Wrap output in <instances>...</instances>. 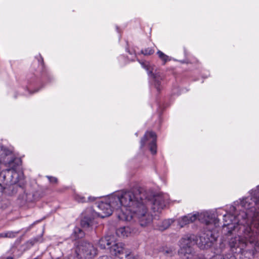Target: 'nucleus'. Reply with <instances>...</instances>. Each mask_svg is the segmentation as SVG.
<instances>
[{
	"instance_id": "1",
	"label": "nucleus",
	"mask_w": 259,
	"mask_h": 259,
	"mask_svg": "<svg viewBox=\"0 0 259 259\" xmlns=\"http://www.w3.org/2000/svg\"><path fill=\"white\" fill-rule=\"evenodd\" d=\"M113 204L117 205L119 209H122L121 206L129 208L126 210V214L132 213L131 209H136L140 208L139 205L143 203L149 202L146 199L145 192L138 189L134 191L122 192L121 194L113 195L112 198Z\"/></svg>"
},
{
	"instance_id": "2",
	"label": "nucleus",
	"mask_w": 259,
	"mask_h": 259,
	"mask_svg": "<svg viewBox=\"0 0 259 259\" xmlns=\"http://www.w3.org/2000/svg\"><path fill=\"white\" fill-rule=\"evenodd\" d=\"M0 161L8 168L3 172L4 181L7 184L11 180L12 173L21 163V160L14 155L13 151L6 147L0 145Z\"/></svg>"
},
{
	"instance_id": "3",
	"label": "nucleus",
	"mask_w": 259,
	"mask_h": 259,
	"mask_svg": "<svg viewBox=\"0 0 259 259\" xmlns=\"http://www.w3.org/2000/svg\"><path fill=\"white\" fill-rule=\"evenodd\" d=\"M112 198L113 195L110 196L105 202L101 201L99 203L98 207L101 210V212H98L99 216L103 218L109 217L112 213L113 210L115 209L119 220L130 222L132 219V215H128L126 212H124L122 209H119L117 205L113 204Z\"/></svg>"
},
{
	"instance_id": "4",
	"label": "nucleus",
	"mask_w": 259,
	"mask_h": 259,
	"mask_svg": "<svg viewBox=\"0 0 259 259\" xmlns=\"http://www.w3.org/2000/svg\"><path fill=\"white\" fill-rule=\"evenodd\" d=\"M74 251L78 259H93L98 254V249L92 243L79 240L74 244Z\"/></svg>"
},
{
	"instance_id": "5",
	"label": "nucleus",
	"mask_w": 259,
	"mask_h": 259,
	"mask_svg": "<svg viewBox=\"0 0 259 259\" xmlns=\"http://www.w3.org/2000/svg\"><path fill=\"white\" fill-rule=\"evenodd\" d=\"M195 244L196 237L194 235L183 238L181 240L179 255L186 259H205L202 256H198L195 254L192 246Z\"/></svg>"
},
{
	"instance_id": "6",
	"label": "nucleus",
	"mask_w": 259,
	"mask_h": 259,
	"mask_svg": "<svg viewBox=\"0 0 259 259\" xmlns=\"http://www.w3.org/2000/svg\"><path fill=\"white\" fill-rule=\"evenodd\" d=\"M234 219V217L230 214L226 213L223 215V220L224 222L223 227H227L228 230L227 235H230L232 233V231H235L237 230L240 234H241V231L244 233L243 237L247 239L250 237H251L253 235L251 232V227L249 226H245L244 225L238 224L237 226H235L234 224L232 223L233 219Z\"/></svg>"
},
{
	"instance_id": "7",
	"label": "nucleus",
	"mask_w": 259,
	"mask_h": 259,
	"mask_svg": "<svg viewBox=\"0 0 259 259\" xmlns=\"http://www.w3.org/2000/svg\"><path fill=\"white\" fill-rule=\"evenodd\" d=\"M147 203L139 205L140 208L136 209H131L133 213L127 214L132 215V219L137 218L139 220V224L141 227H145L150 225L152 221V216L147 211Z\"/></svg>"
},
{
	"instance_id": "8",
	"label": "nucleus",
	"mask_w": 259,
	"mask_h": 259,
	"mask_svg": "<svg viewBox=\"0 0 259 259\" xmlns=\"http://www.w3.org/2000/svg\"><path fill=\"white\" fill-rule=\"evenodd\" d=\"M251 232L253 233L252 236L250 237L247 239H245L243 237L244 233L242 231L241 232V234L239 233V235L238 236L232 238L230 239L229 241V245L230 247V251L232 252L233 254H239V253L241 252L242 248L246 245L242 241L240 236H242V237L244 238L247 241H248L250 243L254 242V241L255 240V237L253 231L251 230Z\"/></svg>"
},
{
	"instance_id": "9",
	"label": "nucleus",
	"mask_w": 259,
	"mask_h": 259,
	"mask_svg": "<svg viewBox=\"0 0 259 259\" xmlns=\"http://www.w3.org/2000/svg\"><path fill=\"white\" fill-rule=\"evenodd\" d=\"M242 207L246 208L249 209L254 207L259 209V186L257 187L256 189L252 191L251 192L250 197H245L243 198L240 203Z\"/></svg>"
},
{
	"instance_id": "10",
	"label": "nucleus",
	"mask_w": 259,
	"mask_h": 259,
	"mask_svg": "<svg viewBox=\"0 0 259 259\" xmlns=\"http://www.w3.org/2000/svg\"><path fill=\"white\" fill-rule=\"evenodd\" d=\"M217 238L212 234L211 232L202 234L198 239L196 240V244H197L199 248L202 249H207L213 244L216 241Z\"/></svg>"
},
{
	"instance_id": "11",
	"label": "nucleus",
	"mask_w": 259,
	"mask_h": 259,
	"mask_svg": "<svg viewBox=\"0 0 259 259\" xmlns=\"http://www.w3.org/2000/svg\"><path fill=\"white\" fill-rule=\"evenodd\" d=\"M147 142H149V149L152 154L157 152L156 135L153 132H147L141 140V148L145 145Z\"/></svg>"
},
{
	"instance_id": "12",
	"label": "nucleus",
	"mask_w": 259,
	"mask_h": 259,
	"mask_svg": "<svg viewBox=\"0 0 259 259\" xmlns=\"http://www.w3.org/2000/svg\"><path fill=\"white\" fill-rule=\"evenodd\" d=\"M9 189L11 191V194L13 195L17 193L23 192L22 199L26 202H32L35 200L34 195L31 193L26 192L23 185L18 184H11L9 186Z\"/></svg>"
},
{
	"instance_id": "13",
	"label": "nucleus",
	"mask_w": 259,
	"mask_h": 259,
	"mask_svg": "<svg viewBox=\"0 0 259 259\" xmlns=\"http://www.w3.org/2000/svg\"><path fill=\"white\" fill-rule=\"evenodd\" d=\"M110 253L115 256H120L123 254H127L125 250L124 244L122 242H114L113 244L108 247Z\"/></svg>"
},
{
	"instance_id": "14",
	"label": "nucleus",
	"mask_w": 259,
	"mask_h": 259,
	"mask_svg": "<svg viewBox=\"0 0 259 259\" xmlns=\"http://www.w3.org/2000/svg\"><path fill=\"white\" fill-rule=\"evenodd\" d=\"M166 201L162 195H158L154 198L153 202L152 209L154 211H157L163 209L166 205Z\"/></svg>"
},
{
	"instance_id": "15",
	"label": "nucleus",
	"mask_w": 259,
	"mask_h": 259,
	"mask_svg": "<svg viewBox=\"0 0 259 259\" xmlns=\"http://www.w3.org/2000/svg\"><path fill=\"white\" fill-rule=\"evenodd\" d=\"M197 219L196 214H188L180 219L178 221L179 226L182 228L185 225L194 222Z\"/></svg>"
},
{
	"instance_id": "16",
	"label": "nucleus",
	"mask_w": 259,
	"mask_h": 259,
	"mask_svg": "<svg viewBox=\"0 0 259 259\" xmlns=\"http://www.w3.org/2000/svg\"><path fill=\"white\" fill-rule=\"evenodd\" d=\"M134 230L128 226L120 227L116 230V234L119 237H127Z\"/></svg>"
},
{
	"instance_id": "17",
	"label": "nucleus",
	"mask_w": 259,
	"mask_h": 259,
	"mask_svg": "<svg viewBox=\"0 0 259 259\" xmlns=\"http://www.w3.org/2000/svg\"><path fill=\"white\" fill-rule=\"evenodd\" d=\"M85 236V233L79 227H76L74 228L73 233L71 234V238L74 240L81 239Z\"/></svg>"
},
{
	"instance_id": "18",
	"label": "nucleus",
	"mask_w": 259,
	"mask_h": 259,
	"mask_svg": "<svg viewBox=\"0 0 259 259\" xmlns=\"http://www.w3.org/2000/svg\"><path fill=\"white\" fill-rule=\"evenodd\" d=\"M243 248L239 254L240 259H252V257L256 254L253 250H244Z\"/></svg>"
},
{
	"instance_id": "19",
	"label": "nucleus",
	"mask_w": 259,
	"mask_h": 259,
	"mask_svg": "<svg viewBox=\"0 0 259 259\" xmlns=\"http://www.w3.org/2000/svg\"><path fill=\"white\" fill-rule=\"evenodd\" d=\"M93 219L91 217L84 216L80 221V225L84 229L89 228L92 225Z\"/></svg>"
},
{
	"instance_id": "20",
	"label": "nucleus",
	"mask_w": 259,
	"mask_h": 259,
	"mask_svg": "<svg viewBox=\"0 0 259 259\" xmlns=\"http://www.w3.org/2000/svg\"><path fill=\"white\" fill-rule=\"evenodd\" d=\"M111 245V242L110 241L108 237L101 238L99 241V246L101 249H105L106 246H110Z\"/></svg>"
},
{
	"instance_id": "21",
	"label": "nucleus",
	"mask_w": 259,
	"mask_h": 259,
	"mask_svg": "<svg viewBox=\"0 0 259 259\" xmlns=\"http://www.w3.org/2000/svg\"><path fill=\"white\" fill-rule=\"evenodd\" d=\"M153 69L152 68L151 71L148 72L149 75L152 76L153 78L155 79H162L163 73L158 70H155L153 72Z\"/></svg>"
},
{
	"instance_id": "22",
	"label": "nucleus",
	"mask_w": 259,
	"mask_h": 259,
	"mask_svg": "<svg viewBox=\"0 0 259 259\" xmlns=\"http://www.w3.org/2000/svg\"><path fill=\"white\" fill-rule=\"evenodd\" d=\"M172 223V221L171 220H165L161 222V225L159 226V229L161 230H164L167 229Z\"/></svg>"
},
{
	"instance_id": "23",
	"label": "nucleus",
	"mask_w": 259,
	"mask_h": 259,
	"mask_svg": "<svg viewBox=\"0 0 259 259\" xmlns=\"http://www.w3.org/2000/svg\"><path fill=\"white\" fill-rule=\"evenodd\" d=\"M159 58L164 61L165 64L168 60V56L164 54L163 52L160 51H158L157 53Z\"/></svg>"
},
{
	"instance_id": "24",
	"label": "nucleus",
	"mask_w": 259,
	"mask_h": 259,
	"mask_svg": "<svg viewBox=\"0 0 259 259\" xmlns=\"http://www.w3.org/2000/svg\"><path fill=\"white\" fill-rule=\"evenodd\" d=\"M75 200L79 203H86L87 202L85 198L79 194H75L74 195Z\"/></svg>"
},
{
	"instance_id": "25",
	"label": "nucleus",
	"mask_w": 259,
	"mask_h": 259,
	"mask_svg": "<svg viewBox=\"0 0 259 259\" xmlns=\"http://www.w3.org/2000/svg\"><path fill=\"white\" fill-rule=\"evenodd\" d=\"M154 53V50L151 48H147L144 50H142L141 51V53L145 56H149L152 55Z\"/></svg>"
},
{
	"instance_id": "26",
	"label": "nucleus",
	"mask_w": 259,
	"mask_h": 259,
	"mask_svg": "<svg viewBox=\"0 0 259 259\" xmlns=\"http://www.w3.org/2000/svg\"><path fill=\"white\" fill-rule=\"evenodd\" d=\"M138 61L141 64L142 67L143 68H144L145 69H146L147 71H148L149 72L150 71H151V67L150 66L149 62H141L140 60H138Z\"/></svg>"
},
{
	"instance_id": "27",
	"label": "nucleus",
	"mask_w": 259,
	"mask_h": 259,
	"mask_svg": "<svg viewBox=\"0 0 259 259\" xmlns=\"http://www.w3.org/2000/svg\"><path fill=\"white\" fill-rule=\"evenodd\" d=\"M47 178L49 180L50 182L56 184L58 183V179L56 177H54L52 176H47Z\"/></svg>"
},
{
	"instance_id": "28",
	"label": "nucleus",
	"mask_w": 259,
	"mask_h": 259,
	"mask_svg": "<svg viewBox=\"0 0 259 259\" xmlns=\"http://www.w3.org/2000/svg\"><path fill=\"white\" fill-rule=\"evenodd\" d=\"M153 83L151 85L152 87H154V88L156 89L158 91H160V82L157 81V82H153Z\"/></svg>"
},
{
	"instance_id": "29",
	"label": "nucleus",
	"mask_w": 259,
	"mask_h": 259,
	"mask_svg": "<svg viewBox=\"0 0 259 259\" xmlns=\"http://www.w3.org/2000/svg\"><path fill=\"white\" fill-rule=\"evenodd\" d=\"M18 233V232L8 231V238H15Z\"/></svg>"
},
{
	"instance_id": "30",
	"label": "nucleus",
	"mask_w": 259,
	"mask_h": 259,
	"mask_svg": "<svg viewBox=\"0 0 259 259\" xmlns=\"http://www.w3.org/2000/svg\"><path fill=\"white\" fill-rule=\"evenodd\" d=\"M127 259H140L139 256L134 255L133 254H125Z\"/></svg>"
},
{
	"instance_id": "31",
	"label": "nucleus",
	"mask_w": 259,
	"mask_h": 259,
	"mask_svg": "<svg viewBox=\"0 0 259 259\" xmlns=\"http://www.w3.org/2000/svg\"><path fill=\"white\" fill-rule=\"evenodd\" d=\"M224 259H236L234 254H227L224 255Z\"/></svg>"
},
{
	"instance_id": "32",
	"label": "nucleus",
	"mask_w": 259,
	"mask_h": 259,
	"mask_svg": "<svg viewBox=\"0 0 259 259\" xmlns=\"http://www.w3.org/2000/svg\"><path fill=\"white\" fill-rule=\"evenodd\" d=\"M38 241V238H34L31 240H30L28 242H29L32 245H34L35 243Z\"/></svg>"
},
{
	"instance_id": "33",
	"label": "nucleus",
	"mask_w": 259,
	"mask_h": 259,
	"mask_svg": "<svg viewBox=\"0 0 259 259\" xmlns=\"http://www.w3.org/2000/svg\"><path fill=\"white\" fill-rule=\"evenodd\" d=\"M98 259H114L112 257L108 255H102L100 256Z\"/></svg>"
},
{
	"instance_id": "34",
	"label": "nucleus",
	"mask_w": 259,
	"mask_h": 259,
	"mask_svg": "<svg viewBox=\"0 0 259 259\" xmlns=\"http://www.w3.org/2000/svg\"><path fill=\"white\" fill-rule=\"evenodd\" d=\"M210 259H224V255H217L215 256L212 257Z\"/></svg>"
},
{
	"instance_id": "35",
	"label": "nucleus",
	"mask_w": 259,
	"mask_h": 259,
	"mask_svg": "<svg viewBox=\"0 0 259 259\" xmlns=\"http://www.w3.org/2000/svg\"><path fill=\"white\" fill-rule=\"evenodd\" d=\"M7 188H6V187L3 186L1 183H0V193H2L4 192V191L7 189Z\"/></svg>"
},
{
	"instance_id": "36",
	"label": "nucleus",
	"mask_w": 259,
	"mask_h": 259,
	"mask_svg": "<svg viewBox=\"0 0 259 259\" xmlns=\"http://www.w3.org/2000/svg\"><path fill=\"white\" fill-rule=\"evenodd\" d=\"M96 198L94 197L89 196L88 198V200H87V202H93L95 200Z\"/></svg>"
},
{
	"instance_id": "37",
	"label": "nucleus",
	"mask_w": 259,
	"mask_h": 259,
	"mask_svg": "<svg viewBox=\"0 0 259 259\" xmlns=\"http://www.w3.org/2000/svg\"><path fill=\"white\" fill-rule=\"evenodd\" d=\"M2 164H3V163L0 161V176L2 175H3V179H4V173H3V172L4 171H5V170H2V169H1V165H2Z\"/></svg>"
},
{
	"instance_id": "38",
	"label": "nucleus",
	"mask_w": 259,
	"mask_h": 259,
	"mask_svg": "<svg viewBox=\"0 0 259 259\" xmlns=\"http://www.w3.org/2000/svg\"><path fill=\"white\" fill-rule=\"evenodd\" d=\"M254 250L256 252V253H257L259 255V246H256L254 247Z\"/></svg>"
},
{
	"instance_id": "39",
	"label": "nucleus",
	"mask_w": 259,
	"mask_h": 259,
	"mask_svg": "<svg viewBox=\"0 0 259 259\" xmlns=\"http://www.w3.org/2000/svg\"><path fill=\"white\" fill-rule=\"evenodd\" d=\"M4 238H8V231L6 232H3Z\"/></svg>"
},
{
	"instance_id": "40",
	"label": "nucleus",
	"mask_w": 259,
	"mask_h": 259,
	"mask_svg": "<svg viewBox=\"0 0 259 259\" xmlns=\"http://www.w3.org/2000/svg\"><path fill=\"white\" fill-rule=\"evenodd\" d=\"M218 222H219V220L218 219H217L214 220V222L215 225H217Z\"/></svg>"
},
{
	"instance_id": "41",
	"label": "nucleus",
	"mask_w": 259,
	"mask_h": 259,
	"mask_svg": "<svg viewBox=\"0 0 259 259\" xmlns=\"http://www.w3.org/2000/svg\"><path fill=\"white\" fill-rule=\"evenodd\" d=\"M3 236H4V234L3 233H0V238H4V237Z\"/></svg>"
},
{
	"instance_id": "42",
	"label": "nucleus",
	"mask_w": 259,
	"mask_h": 259,
	"mask_svg": "<svg viewBox=\"0 0 259 259\" xmlns=\"http://www.w3.org/2000/svg\"><path fill=\"white\" fill-rule=\"evenodd\" d=\"M6 259H14V258L12 256H9L8 257H7Z\"/></svg>"
},
{
	"instance_id": "43",
	"label": "nucleus",
	"mask_w": 259,
	"mask_h": 259,
	"mask_svg": "<svg viewBox=\"0 0 259 259\" xmlns=\"http://www.w3.org/2000/svg\"><path fill=\"white\" fill-rule=\"evenodd\" d=\"M38 91V89H37V90H36L34 91H33V92H30V93H31H31H35V92H37Z\"/></svg>"
},
{
	"instance_id": "44",
	"label": "nucleus",
	"mask_w": 259,
	"mask_h": 259,
	"mask_svg": "<svg viewBox=\"0 0 259 259\" xmlns=\"http://www.w3.org/2000/svg\"><path fill=\"white\" fill-rule=\"evenodd\" d=\"M254 224V225H255V223H254V222H253L252 225H253Z\"/></svg>"
},
{
	"instance_id": "45",
	"label": "nucleus",
	"mask_w": 259,
	"mask_h": 259,
	"mask_svg": "<svg viewBox=\"0 0 259 259\" xmlns=\"http://www.w3.org/2000/svg\"><path fill=\"white\" fill-rule=\"evenodd\" d=\"M166 252L167 253H169V252H168V251H166Z\"/></svg>"
}]
</instances>
